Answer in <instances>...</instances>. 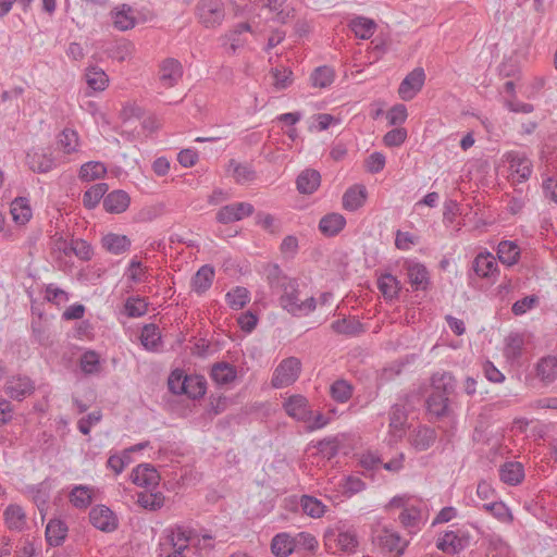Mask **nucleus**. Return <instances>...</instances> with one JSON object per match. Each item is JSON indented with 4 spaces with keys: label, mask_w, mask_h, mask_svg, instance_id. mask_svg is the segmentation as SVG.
Masks as SVG:
<instances>
[{
    "label": "nucleus",
    "mask_w": 557,
    "mask_h": 557,
    "mask_svg": "<svg viewBox=\"0 0 557 557\" xmlns=\"http://www.w3.org/2000/svg\"><path fill=\"white\" fill-rule=\"evenodd\" d=\"M267 280L271 290L280 295V306L288 313L302 317L315 309L314 297L301 299L298 281L286 275L277 264L268 267Z\"/></svg>",
    "instance_id": "f257e3e1"
},
{
    "label": "nucleus",
    "mask_w": 557,
    "mask_h": 557,
    "mask_svg": "<svg viewBox=\"0 0 557 557\" xmlns=\"http://www.w3.org/2000/svg\"><path fill=\"white\" fill-rule=\"evenodd\" d=\"M301 371V362L296 357H289L280 362L274 370L271 385L274 388H283L297 381Z\"/></svg>",
    "instance_id": "f03ea898"
},
{
    "label": "nucleus",
    "mask_w": 557,
    "mask_h": 557,
    "mask_svg": "<svg viewBox=\"0 0 557 557\" xmlns=\"http://www.w3.org/2000/svg\"><path fill=\"white\" fill-rule=\"evenodd\" d=\"M196 14L205 27H216L224 20V4L221 0H199L196 5Z\"/></svg>",
    "instance_id": "7ed1b4c3"
},
{
    "label": "nucleus",
    "mask_w": 557,
    "mask_h": 557,
    "mask_svg": "<svg viewBox=\"0 0 557 557\" xmlns=\"http://www.w3.org/2000/svg\"><path fill=\"white\" fill-rule=\"evenodd\" d=\"M453 403L454 399L431 389L425 399V409L430 420L450 417L453 413Z\"/></svg>",
    "instance_id": "20e7f679"
},
{
    "label": "nucleus",
    "mask_w": 557,
    "mask_h": 557,
    "mask_svg": "<svg viewBox=\"0 0 557 557\" xmlns=\"http://www.w3.org/2000/svg\"><path fill=\"white\" fill-rule=\"evenodd\" d=\"M425 73L422 67L412 70L400 83L398 95L404 101H409L422 89Z\"/></svg>",
    "instance_id": "39448f33"
},
{
    "label": "nucleus",
    "mask_w": 557,
    "mask_h": 557,
    "mask_svg": "<svg viewBox=\"0 0 557 557\" xmlns=\"http://www.w3.org/2000/svg\"><path fill=\"white\" fill-rule=\"evenodd\" d=\"M89 521L95 528L102 532H113L117 528L116 516L104 505H98L91 508Z\"/></svg>",
    "instance_id": "423d86ee"
},
{
    "label": "nucleus",
    "mask_w": 557,
    "mask_h": 557,
    "mask_svg": "<svg viewBox=\"0 0 557 557\" xmlns=\"http://www.w3.org/2000/svg\"><path fill=\"white\" fill-rule=\"evenodd\" d=\"M431 389L454 399L457 395V380L449 371H436L430 377Z\"/></svg>",
    "instance_id": "0eeeda50"
},
{
    "label": "nucleus",
    "mask_w": 557,
    "mask_h": 557,
    "mask_svg": "<svg viewBox=\"0 0 557 557\" xmlns=\"http://www.w3.org/2000/svg\"><path fill=\"white\" fill-rule=\"evenodd\" d=\"M504 160L509 164L510 170L518 175L519 182L529 180L532 174V162L525 153L519 151H508L504 154Z\"/></svg>",
    "instance_id": "6e6552de"
},
{
    "label": "nucleus",
    "mask_w": 557,
    "mask_h": 557,
    "mask_svg": "<svg viewBox=\"0 0 557 557\" xmlns=\"http://www.w3.org/2000/svg\"><path fill=\"white\" fill-rule=\"evenodd\" d=\"M253 207L247 202H237L222 207L216 213V220L220 223L227 224L239 221L245 216L251 215Z\"/></svg>",
    "instance_id": "1a4fd4ad"
},
{
    "label": "nucleus",
    "mask_w": 557,
    "mask_h": 557,
    "mask_svg": "<svg viewBox=\"0 0 557 557\" xmlns=\"http://www.w3.org/2000/svg\"><path fill=\"white\" fill-rule=\"evenodd\" d=\"M283 407L289 417L298 421L308 422L311 419L312 412L307 398L302 395H292L284 401Z\"/></svg>",
    "instance_id": "9d476101"
},
{
    "label": "nucleus",
    "mask_w": 557,
    "mask_h": 557,
    "mask_svg": "<svg viewBox=\"0 0 557 557\" xmlns=\"http://www.w3.org/2000/svg\"><path fill=\"white\" fill-rule=\"evenodd\" d=\"M132 481L138 486L153 490L159 485L160 475L149 463L138 465L132 472Z\"/></svg>",
    "instance_id": "9b49d317"
},
{
    "label": "nucleus",
    "mask_w": 557,
    "mask_h": 557,
    "mask_svg": "<svg viewBox=\"0 0 557 557\" xmlns=\"http://www.w3.org/2000/svg\"><path fill=\"white\" fill-rule=\"evenodd\" d=\"M183 76L182 63L173 58L163 60L160 64V82L166 88L173 87Z\"/></svg>",
    "instance_id": "f8f14e48"
},
{
    "label": "nucleus",
    "mask_w": 557,
    "mask_h": 557,
    "mask_svg": "<svg viewBox=\"0 0 557 557\" xmlns=\"http://www.w3.org/2000/svg\"><path fill=\"white\" fill-rule=\"evenodd\" d=\"M111 21L113 26L121 32H126L136 26V17L134 15V10L128 4H121L115 7L111 13Z\"/></svg>",
    "instance_id": "ddd939ff"
},
{
    "label": "nucleus",
    "mask_w": 557,
    "mask_h": 557,
    "mask_svg": "<svg viewBox=\"0 0 557 557\" xmlns=\"http://www.w3.org/2000/svg\"><path fill=\"white\" fill-rule=\"evenodd\" d=\"M34 384L27 376H13L5 383V393L12 399L22 400L34 391Z\"/></svg>",
    "instance_id": "4468645a"
},
{
    "label": "nucleus",
    "mask_w": 557,
    "mask_h": 557,
    "mask_svg": "<svg viewBox=\"0 0 557 557\" xmlns=\"http://www.w3.org/2000/svg\"><path fill=\"white\" fill-rule=\"evenodd\" d=\"M472 269L478 276L492 278L497 273V262L492 253L481 252L474 258Z\"/></svg>",
    "instance_id": "2eb2a0df"
},
{
    "label": "nucleus",
    "mask_w": 557,
    "mask_h": 557,
    "mask_svg": "<svg viewBox=\"0 0 557 557\" xmlns=\"http://www.w3.org/2000/svg\"><path fill=\"white\" fill-rule=\"evenodd\" d=\"M26 159L29 169L37 173H47L57 166L52 153L39 151L28 152Z\"/></svg>",
    "instance_id": "dca6fc26"
},
{
    "label": "nucleus",
    "mask_w": 557,
    "mask_h": 557,
    "mask_svg": "<svg viewBox=\"0 0 557 557\" xmlns=\"http://www.w3.org/2000/svg\"><path fill=\"white\" fill-rule=\"evenodd\" d=\"M321 184V175L317 170L306 169L296 180L297 190L300 194L310 195L314 193Z\"/></svg>",
    "instance_id": "f3484780"
},
{
    "label": "nucleus",
    "mask_w": 557,
    "mask_h": 557,
    "mask_svg": "<svg viewBox=\"0 0 557 557\" xmlns=\"http://www.w3.org/2000/svg\"><path fill=\"white\" fill-rule=\"evenodd\" d=\"M210 375L218 385H228L237 377V370L233 364L221 361L212 366Z\"/></svg>",
    "instance_id": "a211bd4d"
},
{
    "label": "nucleus",
    "mask_w": 557,
    "mask_h": 557,
    "mask_svg": "<svg viewBox=\"0 0 557 557\" xmlns=\"http://www.w3.org/2000/svg\"><path fill=\"white\" fill-rule=\"evenodd\" d=\"M499 478L508 485H518L524 478V468L521 462L507 461L499 469Z\"/></svg>",
    "instance_id": "6ab92c4d"
},
{
    "label": "nucleus",
    "mask_w": 557,
    "mask_h": 557,
    "mask_svg": "<svg viewBox=\"0 0 557 557\" xmlns=\"http://www.w3.org/2000/svg\"><path fill=\"white\" fill-rule=\"evenodd\" d=\"M407 274L411 287L416 290H426L430 284L429 271L421 263H410L407 267Z\"/></svg>",
    "instance_id": "aec40b11"
},
{
    "label": "nucleus",
    "mask_w": 557,
    "mask_h": 557,
    "mask_svg": "<svg viewBox=\"0 0 557 557\" xmlns=\"http://www.w3.org/2000/svg\"><path fill=\"white\" fill-rule=\"evenodd\" d=\"M375 542L383 549L396 552L397 554H403L407 546V543L401 541L399 534L387 529H384L382 533L375 537Z\"/></svg>",
    "instance_id": "412c9836"
},
{
    "label": "nucleus",
    "mask_w": 557,
    "mask_h": 557,
    "mask_svg": "<svg viewBox=\"0 0 557 557\" xmlns=\"http://www.w3.org/2000/svg\"><path fill=\"white\" fill-rule=\"evenodd\" d=\"M129 196L124 190H113L103 198V207L110 213H122L129 206Z\"/></svg>",
    "instance_id": "4be33fe9"
},
{
    "label": "nucleus",
    "mask_w": 557,
    "mask_h": 557,
    "mask_svg": "<svg viewBox=\"0 0 557 557\" xmlns=\"http://www.w3.org/2000/svg\"><path fill=\"white\" fill-rule=\"evenodd\" d=\"M436 440V432L434 429L421 426L413 432L410 438L412 447L418 451L429 449Z\"/></svg>",
    "instance_id": "5701e85b"
},
{
    "label": "nucleus",
    "mask_w": 557,
    "mask_h": 557,
    "mask_svg": "<svg viewBox=\"0 0 557 557\" xmlns=\"http://www.w3.org/2000/svg\"><path fill=\"white\" fill-rule=\"evenodd\" d=\"M346 225L345 218L339 213H329L319 222V230L326 236L337 235Z\"/></svg>",
    "instance_id": "b1692460"
},
{
    "label": "nucleus",
    "mask_w": 557,
    "mask_h": 557,
    "mask_svg": "<svg viewBox=\"0 0 557 557\" xmlns=\"http://www.w3.org/2000/svg\"><path fill=\"white\" fill-rule=\"evenodd\" d=\"M101 243L103 248L113 255H121L127 251L131 247V240L127 236L114 233L104 235Z\"/></svg>",
    "instance_id": "393cba45"
},
{
    "label": "nucleus",
    "mask_w": 557,
    "mask_h": 557,
    "mask_svg": "<svg viewBox=\"0 0 557 557\" xmlns=\"http://www.w3.org/2000/svg\"><path fill=\"white\" fill-rule=\"evenodd\" d=\"M214 269L209 264L202 265L191 278L193 289L197 294L207 292L212 285Z\"/></svg>",
    "instance_id": "a878e982"
},
{
    "label": "nucleus",
    "mask_w": 557,
    "mask_h": 557,
    "mask_svg": "<svg viewBox=\"0 0 557 557\" xmlns=\"http://www.w3.org/2000/svg\"><path fill=\"white\" fill-rule=\"evenodd\" d=\"M331 327L335 333L347 336H356L364 331L361 322L355 317L338 319L332 322Z\"/></svg>",
    "instance_id": "bb28decb"
},
{
    "label": "nucleus",
    "mask_w": 557,
    "mask_h": 557,
    "mask_svg": "<svg viewBox=\"0 0 557 557\" xmlns=\"http://www.w3.org/2000/svg\"><path fill=\"white\" fill-rule=\"evenodd\" d=\"M4 520L10 530L22 531L26 524V515L23 508L18 505H9L4 512Z\"/></svg>",
    "instance_id": "cd10ccee"
},
{
    "label": "nucleus",
    "mask_w": 557,
    "mask_h": 557,
    "mask_svg": "<svg viewBox=\"0 0 557 557\" xmlns=\"http://www.w3.org/2000/svg\"><path fill=\"white\" fill-rule=\"evenodd\" d=\"M271 550L276 557H288L295 550V540L287 533H278L272 539Z\"/></svg>",
    "instance_id": "c85d7f7f"
},
{
    "label": "nucleus",
    "mask_w": 557,
    "mask_h": 557,
    "mask_svg": "<svg viewBox=\"0 0 557 557\" xmlns=\"http://www.w3.org/2000/svg\"><path fill=\"white\" fill-rule=\"evenodd\" d=\"M67 527L59 519H52L46 527V539L49 545L59 546L65 539Z\"/></svg>",
    "instance_id": "c756f323"
},
{
    "label": "nucleus",
    "mask_w": 557,
    "mask_h": 557,
    "mask_svg": "<svg viewBox=\"0 0 557 557\" xmlns=\"http://www.w3.org/2000/svg\"><path fill=\"white\" fill-rule=\"evenodd\" d=\"M520 249L516 243L503 240L497 246V257L499 261L507 265H513L518 262Z\"/></svg>",
    "instance_id": "7c9ffc66"
},
{
    "label": "nucleus",
    "mask_w": 557,
    "mask_h": 557,
    "mask_svg": "<svg viewBox=\"0 0 557 557\" xmlns=\"http://www.w3.org/2000/svg\"><path fill=\"white\" fill-rule=\"evenodd\" d=\"M350 28L356 37L360 39H369L374 34L376 24L371 18L357 16L351 20Z\"/></svg>",
    "instance_id": "2f4dec72"
},
{
    "label": "nucleus",
    "mask_w": 557,
    "mask_h": 557,
    "mask_svg": "<svg viewBox=\"0 0 557 557\" xmlns=\"http://www.w3.org/2000/svg\"><path fill=\"white\" fill-rule=\"evenodd\" d=\"M536 374L544 382H553L557 377V357L542 358L536 366Z\"/></svg>",
    "instance_id": "473e14b6"
},
{
    "label": "nucleus",
    "mask_w": 557,
    "mask_h": 557,
    "mask_svg": "<svg viewBox=\"0 0 557 557\" xmlns=\"http://www.w3.org/2000/svg\"><path fill=\"white\" fill-rule=\"evenodd\" d=\"M107 173V168L103 163L98 161H89L84 163L78 173L81 181L90 182L103 177Z\"/></svg>",
    "instance_id": "72a5a7b5"
},
{
    "label": "nucleus",
    "mask_w": 557,
    "mask_h": 557,
    "mask_svg": "<svg viewBox=\"0 0 557 557\" xmlns=\"http://www.w3.org/2000/svg\"><path fill=\"white\" fill-rule=\"evenodd\" d=\"M364 201L366 189L363 187L349 188L343 196V207L348 211H356L364 203Z\"/></svg>",
    "instance_id": "f704fd0d"
},
{
    "label": "nucleus",
    "mask_w": 557,
    "mask_h": 557,
    "mask_svg": "<svg viewBox=\"0 0 557 557\" xmlns=\"http://www.w3.org/2000/svg\"><path fill=\"white\" fill-rule=\"evenodd\" d=\"M11 214L18 224H25L32 216V210L26 198L17 197L11 203Z\"/></svg>",
    "instance_id": "c9c22d12"
},
{
    "label": "nucleus",
    "mask_w": 557,
    "mask_h": 557,
    "mask_svg": "<svg viewBox=\"0 0 557 557\" xmlns=\"http://www.w3.org/2000/svg\"><path fill=\"white\" fill-rule=\"evenodd\" d=\"M69 252H73L84 261L90 260L94 255L91 245L82 238H75L70 242L69 246L64 248V253L69 255Z\"/></svg>",
    "instance_id": "e433bc0d"
},
{
    "label": "nucleus",
    "mask_w": 557,
    "mask_h": 557,
    "mask_svg": "<svg viewBox=\"0 0 557 557\" xmlns=\"http://www.w3.org/2000/svg\"><path fill=\"white\" fill-rule=\"evenodd\" d=\"M91 500V490L86 485H76L70 493V502L76 508H87Z\"/></svg>",
    "instance_id": "4c0bfd02"
},
{
    "label": "nucleus",
    "mask_w": 557,
    "mask_h": 557,
    "mask_svg": "<svg viewBox=\"0 0 557 557\" xmlns=\"http://www.w3.org/2000/svg\"><path fill=\"white\" fill-rule=\"evenodd\" d=\"M436 546L438 549L447 554H456L463 549V544L460 542L455 531L446 532L438 539Z\"/></svg>",
    "instance_id": "58836bf2"
},
{
    "label": "nucleus",
    "mask_w": 557,
    "mask_h": 557,
    "mask_svg": "<svg viewBox=\"0 0 557 557\" xmlns=\"http://www.w3.org/2000/svg\"><path fill=\"white\" fill-rule=\"evenodd\" d=\"M108 191V185L106 183H98L88 188L83 196V203L88 209H94L99 201L104 198Z\"/></svg>",
    "instance_id": "ea45409f"
},
{
    "label": "nucleus",
    "mask_w": 557,
    "mask_h": 557,
    "mask_svg": "<svg viewBox=\"0 0 557 557\" xmlns=\"http://www.w3.org/2000/svg\"><path fill=\"white\" fill-rule=\"evenodd\" d=\"M78 143V134L72 128H64L58 136V145L67 154L77 151Z\"/></svg>",
    "instance_id": "a19ab883"
},
{
    "label": "nucleus",
    "mask_w": 557,
    "mask_h": 557,
    "mask_svg": "<svg viewBox=\"0 0 557 557\" xmlns=\"http://www.w3.org/2000/svg\"><path fill=\"white\" fill-rule=\"evenodd\" d=\"M226 302L234 310H239L250 300L249 290L246 287L237 286L225 295Z\"/></svg>",
    "instance_id": "79ce46f5"
},
{
    "label": "nucleus",
    "mask_w": 557,
    "mask_h": 557,
    "mask_svg": "<svg viewBox=\"0 0 557 557\" xmlns=\"http://www.w3.org/2000/svg\"><path fill=\"white\" fill-rule=\"evenodd\" d=\"M85 76L88 86L94 90H104L109 83L108 75L97 66L88 67Z\"/></svg>",
    "instance_id": "37998d69"
},
{
    "label": "nucleus",
    "mask_w": 557,
    "mask_h": 557,
    "mask_svg": "<svg viewBox=\"0 0 557 557\" xmlns=\"http://www.w3.org/2000/svg\"><path fill=\"white\" fill-rule=\"evenodd\" d=\"M300 505L304 512L312 518H320L325 512L324 504L313 496L304 495Z\"/></svg>",
    "instance_id": "c03bdc74"
},
{
    "label": "nucleus",
    "mask_w": 557,
    "mask_h": 557,
    "mask_svg": "<svg viewBox=\"0 0 557 557\" xmlns=\"http://www.w3.org/2000/svg\"><path fill=\"white\" fill-rule=\"evenodd\" d=\"M160 341L161 335L157 325L147 324L144 326L140 334V342L145 348L154 350L159 346Z\"/></svg>",
    "instance_id": "a18cd8bd"
},
{
    "label": "nucleus",
    "mask_w": 557,
    "mask_h": 557,
    "mask_svg": "<svg viewBox=\"0 0 557 557\" xmlns=\"http://www.w3.org/2000/svg\"><path fill=\"white\" fill-rule=\"evenodd\" d=\"M379 289L385 298H394L398 295L400 283L392 274H384L377 281Z\"/></svg>",
    "instance_id": "49530a36"
},
{
    "label": "nucleus",
    "mask_w": 557,
    "mask_h": 557,
    "mask_svg": "<svg viewBox=\"0 0 557 557\" xmlns=\"http://www.w3.org/2000/svg\"><path fill=\"white\" fill-rule=\"evenodd\" d=\"M189 375H184L183 371H173L168 380L169 389L176 395L183 394L188 387V384L193 383V380H188Z\"/></svg>",
    "instance_id": "de8ad7c7"
},
{
    "label": "nucleus",
    "mask_w": 557,
    "mask_h": 557,
    "mask_svg": "<svg viewBox=\"0 0 557 557\" xmlns=\"http://www.w3.org/2000/svg\"><path fill=\"white\" fill-rule=\"evenodd\" d=\"M332 398L337 403H346L352 395V386L345 380H336L330 388Z\"/></svg>",
    "instance_id": "09e8293b"
},
{
    "label": "nucleus",
    "mask_w": 557,
    "mask_h": 557,
    "mask_svg": "<svg viewBox=\"0 0 557 557\" xmlns=\"http://www.w3.org/2000/svg\"><path fill=\"white\" fill-rule=\"evenodd\" d=\"M524 339L519 333H510L506 338L505 354L508 358L518 359L523 349Z\"/></svg>",
    "instance_id": "8fccbe9b"
},
{
    "label": "nucleus",
    "mask_w": 557,
    "mask_h": 557,
    "mask_svg": "<svg viewBox=\"0 0 557 557\" xmlns=\"http://www.w3.org/2000/svg\"><path fill=\"white\" fill-rule=\"evenodd\" d=\"M310 78L314 87L324 88L333 83L334 71L326 65L319 66L313 71Z\"/></svg>",
    "instance_id": "3c124183"
},
{
    "label": "nucleus",
    "mask_w": 557,
    "mask_h": 557,
    "mask_svg": "<svg viewBox=\"0 0 557 557\" xmlns=\"http://www.w3.org/2000/svg\"><path fill=\"white\" fill-rule=\"evenodd\" d=\"M148 309V304L144 298L139 297H128L124 305L125 313L129 318H139L146 314Z\"/></svg>",
    "instance_id": "603ef678"
},
{
    "label": "nucleus",
    "mask_w": 557,
    "mask_h": 557,
    "mask_svg": "<svg viewBox=\"0 0 557 557\" xmlns=\"http://www.w3.org/2000/svg\"><path fill=\"white\" fill-rule=\"evenodd\" d=\"M228 171H232L234 178L237 183L244 184L255 178V172L248 164L236 163L231 160Z\"/></svg>",
    "instance_id": "864d4df0"
},
{
    "label": "nucleus",
    "mask_w": 557,
    "mask_h": 557,
    "mask_svg": "<svg viewBox=\"0 0 557 557\" xmlns=\"http://www.w3.org/2000/svg\"><path fill=\"white\" fill-rule=\"evenodd\" d=\"M29 493L35 505L39 511L42 512L46 509L50 497L48 485L45 482L34 485L29 487Z\"/></svg>",
    "instance_id": "5fc2aeb1"
},
{
    "label": "nucleus",
    "mask_w": 557,
    "mask_h": 557,
    "mask_svg": "<svg viewBox=\"0 0 557 557\" xmlns=\"http://www.w3.org/2000/svg\"><path fill=\"white\" fill-rule=\"evenodd\" d=\"M81 369L85 374H95L99 372L100 369V361L99 356L92 351H86L81 357Z\"/></svg>",
    "instance_id": "6e6d98bb"
},
{
    "label": "nucleus",
    "mask_w": 557,
    "mask_h": 557,
    "mask_svg": "<svg viewBox=\"0 0 557 557\" xmlns=\"http://www.w3.org/2000/svg\"><path fill=\"white\" fill-rule=\"evenodd\" d=\"M137 502L143 508L154 511L163 506L164 497L161 493H140Z\"/></svg>",
    "instance_id": "4d7b16f0"
},
{
    "label": "nucleus",
    "mask_w": 557,
    "mask_h": 557,
    "mask_svg": "<svg viewBox=\"0 0 557 557\" xmlns=\"http://www.w3.org/2000/svg\"><path fill=\"white\" fill-rule=\"evenodd\" d=\"M407 421V412L404 405L395 404L389 411V426L399 431L404 428Z\"/></svg>",
    "instance_id": "13d9d810"
},
{
    "label": "nucleus",
    "mask_w": 557,
    "mask_h": 557,
    "mask_svg": "<svg viewBox=\"0 0 557 557\" xmlns=\"http://www.w3.org/2000/svg\"><path fill=\"white\" fill-rule=\"evenodd\" d=\"M482 508L502 521H505L510 516L507 506L500 500L493 499L483 504Z\"/></svg>",
    "instance_id": "bf43d9fd"
},
{
    "label": "nucleus",
    "mask_w": 557,
    "mask_h": 557,
    "mask_svg": "<svg viewBox=\"0 0 557 557\" xmlns=\"http://www.w3.org/2000/svg\"><path fill=\"white\" fill-rule=\"evenodd\" d=\"M188 380H193V383H190V385L188 384V387L186 388V391L183 392V394L187 395L191 399H197L203 396L206 393L205 380L196 375H189Z\"/></svg>",
    "instance_id": "052dcab7"
},
{
    "label": "nucleus",
    "mask_w": 557,
    "mask_h": 557,
    "mask_svg": "<svg viewBox=\"0 0 557 557\" xmlns=\"http://www.w3.org/2000/svg\"><path fill=\"white\" fill-rule=\"evenodd\" d=\"M272 74L274 77V86L278 90L286 89L293 83V72L288 69H274L272 70Z\"/></svg>",
    "instance_id": "680f3d73"
},
{
    "label": "nucleus",
    "mask_w": 557,
    "mask_h": 557,
    "mask_svg": "<svg viewBox=\"0 0 557 557\" xmlns=\"http://www.w3.org/2000/svg\"><path fill=\"white\" fill-rule=\"evenodd\" d=\"M407 138L405 128H393L384 135L383 141L387 147H398Z\"/></svg>",
    "instance_id": "e2e57ef3"
},
{
    "label": "nucleus",
    "mask_w": 557,
    "mask_h": 557,
    "mask_svg": "<svg viewBox=\"0 0 557 557\" xmlns=\"http://www.w3.org/2000/svg\"><path fill=\"white\" fill-rule=\"evenodd\" d=\"M246 32H250V25L248 23H239L230 34L232 53H235L237 49L244 46V40L239 38V35Z\"/></svg>",
    "instance_id": "0e129e2a"
},
{
    "label": "nucleus",
    "mask_w": 557,
    "mask_h": 557,
    "mask_svg": "<svg viewBox=\"0 0 557 557\" xmlns=\"http://www.w3.org/2000/svg\"><path fill=\"white\" fill-rule=\"evenodd\" d=\"M420 520V510L416 507L405 508L399 515V521L406 528H414Z\"/></svg>",
    "instance_id": "69168bd1"
},
{
    "label": "nucleus",
    "mask_w": 557,
    "mask_h": 557,
    "mask_svg": "<svg viewBox=\"0 0 557 557\" xmlns=\"http://www.w3.org/2000/svg\"><path fill=\"white\" fill-rule=\"evenodd\" d=\"M101 417L102 414L100 411H92L88 413L78 421V430L85 435L89 434L91 426L97 424L101 420Z\"/></svg>",
    "instance_id": "338daca9"
},
{
    "label": "nucleus",
    "mask_w": 557,
    "mask_h": 557,
    "mask_svg": "<svg viewBox=\"0 0 557 557\" xmlns=\"http://www.w3.org/2000/svg\"><path fill=\"white\" fill-rule=\"evenodd\" d=\"M407 119V109L404 104L394 106L387 112V120L391 125H400Z\"/></svg>",
    "instance_id": "774afa93"
}]
</instances>
